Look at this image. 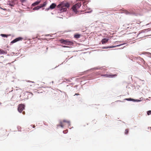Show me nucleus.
I'll return each instance as SVG.
<instances>
[{
    "label": "nucleus",
    "mask_w": 151,
    "mask_h": 151,
    "mask_svg": "<svg viewBox=\"0 0 151 151\" xmlns=\"http://www.w3.org/2000/svg\"><path fill=\"white\" fill-rule=\"evenodd\" d=\"M80 36H81L80 35L76 33L74 35V37L78 39V38H79L80 37Z\"/></svg>",
    "instance_id": "12"
},
{
    "label": "nucleus",
    "mask_w": 151,
    "mask_h": 151,
    "mask_svg": "<svg viewBox=\"0 0 151 151\" xmlns=\"http://www.w3.org/2000/svg\"><path fill=\"white\" fill-rule=\"evenodd\" d=\"M128 13H128H128H127V14H128Z\"/></svg>",
    "instance_id": "28"
},
{
    "label": "nucleus",
    "mask_w": 151,
    "mask_h": 151,
    "mask_svg": "<svg viewBox=\"0 0 151 151\" xmlns=\"http://www.w3.org/2000/svg\"><path fill=\"white\" fill-rule=\"evenodd\" d=\"M147 114L148 115L151 114V111H147Z\"/></svg>",
    "instance_id": "19"
},
{
    "label": "nucleus",
    "mask_w": 151,
    "mask_h": 151,
    "mask_svg": "<svg viewBox=\"0 0 151 151\" xmlns=\"http://www.w3.org/2000/svg\"><path fill=\"white\" fill-rule=\"evenodd\" d=\"M129 132V130L127 129H126L125 134H127Z\"/></svg>",
    "instance_id": "17"
},
{
    "label": "nucleus",
    "mask_w": 151,
    "mask_h": 151,
    "mask_svg": "<svg viewBox=\"0 0 151 151\" xmlns=\"http://www.w3.org/2000/svg\"><path fill=\"white\" fill-rule=\"evenodd\" d=\"M35 125H33V127L34 128H35Z\"/></svg>",
    "instance_id": "24"
},
{
    "label": "nucleus",
    "mask_w": 151,
    "mask_h": 151,
    "mask_svg": "<svg viewBox=\"0 0 151 151\" xmlns=\"http://www.w3.org/2000/svg\"><path fill=\"white\" fill-rule=\"evenodd\" d=\"M56 6V5L55 3H52L51 4V5L50 6V7L47 8V9H46V10H48L50 9H54Z\"/></svg>",
    "instance_id": "8"
},
{
    "label": "nucleus",
    "mask_w": 151,
    "mask_h": 151,
    "mask_svg": "<svg viewBox=\"0 0 151 151\" xmlns=\"http://www.w3.org/2000/svg\"><path fill=\"white\" fill-rule=\"evenodd\" d=\"M109 39H108L106 38H104L101 41L102 44H103L106 43L108 41Z\"/></svg>",
    "instance_id": "9"
},
{
    "label": "nucleus",
    "mask_w": 151,
    "mask_h": 151,
    "mask_svg": "<svg viewBox=\"0 0 151 151\" xmlns=\"http://www.w3.org/2000/svg\"><path fill=\"white\" fill-rule=\"evenodd\" d=\"M150 129H151V127H150Z\"/></svg>",
    "instance_id": "29"
},
{
    "label": "nucleus",
    "mask_w": 151,
    "mask_h": 151,
    "mask_svg": "<svg viewBox=\"0 0 151 151\" xmlns=\"http://www.w3.org/2000/svg\"><path fill=\"white\" fill-rule=\"evenodd\" d=\"M101 76H104L105 77H111L112 78L117 76L116 74L111 75V74H106L105 75L101 74Z\"/></svg>",
    "instance_id": "6"
},
{
    "label": "nucleus",
    "mask_w": 151,
    "mask_h": 151,
    "mask_svg": "<svg viewBox=\"0 0 151 151\" xmlns=\"http://www.w3.org/2000/svg\"><path fill=\"white\" fill-rule=\"evenodd\" d=\"M63 122H66L68 124H70V122L66 120H63Z\"/></svg>",
    "instance_id": "16"
},
{
    "label": "nucleus",
    "mask_w": 151,
    "mask_h": 151,
    "mask_svg": "<svg viewBox=\"0 0 151 151\" xmlns=\"http://www.w3.org/2000/svg\"><path fill=\"white\" fill-rule=\"evenodd\" d=\"M59 41L61 43L64 44L66 45H72L73 44V42L70 41L68 40H65L62 39L60 40Z\"/></svg>",
    "instance_id": "2"
},
{
    "label": "nucleus",
    "mask_w": 151,
    "mask_h": 151,
    "mask_svg": "<svg viewBox=\"0 0 151 151\" xmlns=\"http://www.w3.org/2000/svg\"><path fill=\"white\" fill-rule=\"evenodd\" d=\"M132 101H141V100H135L133 99Z\"/></svg>",
    "instance_id": "18"
},
{
    "label": "nucleus",
    "mask_w": 151,
    "mask_h": 151,
    "mask_svg": "<svg viewBox=\"0 0 151 151\" xmlns=\"http://www.w3.org/2000/svg\"><path fill=\"white\" fill-rule=\"evenodd\" d=\"M81 6V3H77L73 6L72 9L73 11L76 14L77 13V10Z\"/></svg>",
    "instance_id": "3"
},
{
    "label": "nucleus",
    "mask_w": 151,
    "mask_h": 151,
    "mask_svg": "<svg viewBox=\"0 0 151 151\" xmlns=\"http://www.w3.org/2000/svg\"><path fill=\"white\" fill-rule=\"evenodd\" d=\"M69 6V3L63 2L57 6V8L60 9V12H63L66 11L67 8H68Z\"/></svg>",
    "instance_id": "1"
},
{
    "label": "nucleus",
    "mask_w": 151,
    "mask_h": 151,
    "mask_svg": "<svg viewBox=\"0 0 151 151\" xmlns=\"http://www.w3.org/2000/svg\"><path fill=\"white\" fill-rule=\"evenodd\" d=\"M30 93L32 94V96H33V94L32 93Z\"/></svg>",
    "instance_id": "25"
},
{
    "label": "nucleus",
    "mask_w": 151,
    "mask_h": 151,
    "mask_svg": "<svg viewBox=\"0 0 151 151\" xmlns=\"http://www.w3.org/2000/svg\"><path fill=\"white\" fill-rule=\"evenodd\" d=\"M24 113H25V112H24V111H23V114H24Z\"/></svg>",
    "instance_id": "26"
},
{
    "label": "nucleus",
    "mask_w": 151,
    "mask_h": 151,
    "mask_svg": "<svg viewBox=\"0 0 151 151\" xmlns=\"http://www.w3.org/2000/svg\"><path fill=\"white\" fill-rule=\"evenodd\" d=\"M7 54V52L6 51L2 49H0V55L2 54Z\"/></svg>",
    "instance_id": "11"
},
{
    "label": "nucleus",
    "mask_w": 151,
    "mask_h": 151,
    "mask_svg": "<svg viewBox=\"0 0 151 151\" xmlns=\"http://www.w3.org/2000/svg\"><path fill=\"white\" fill-rule=\"evenodd\" d=\"M24 109V106L22 104H19L18 106V110L19 112H21Z\"/></svg>",
    "instance_id": "5"
},
{
    "label": "nucleus",
    "mask_w": 151,
    "mask_h": 151,
    "mask_svg": "<svg viewBox=\"0 0 151 151\" xmlns=\"http://www.w3.org/2000/svg\"><path fill=\"white\" fill-rule=\"evenodd\" d=\"M63 47H66V46H63Z\"/></svg>",
    "instance_id": "27"
},
{
    "label": "nucleus",
    "mask_w": 151,
    "mask_h": 151,
    "mask_svg": "<svg viewBox=\"0 0 151 151\" xmlns=\"http://www.w3.org/2000/svg\"><path fill=\"white\" fill-rule=\"evenodd\" d=\"M1 35L4 37H7L8 36V35L5 34H1Z\"/></svg>",
    "instance_id": "15"
},
{
    "label": "nucleus",
    "mask_w": 151,
    "mask_h": 151,
    "mask_svg": "<svg viewBox=\"0 0 151 151\" xmlns=\"http://www.w3.org/2000/svg\"><path fill=\"white\" fill-rule=\"evenodd\" d=\"M75 95H79V94L78 93H76Z\"/></svg>",
    "instance_id": "23"
},
{
    "label": "nucleus",
    "mask_w": 151,
    "mask_h": 151,
    "mask_svg": "<svg viewBox=\"0 0 151 151\" xmlns=\"http://www.w3.org/2000/svg\"><path fill=\"white\" fill-rule=\"evenodd\" d=\"M47 4V3L46 2H44L43 4H40V6H37L36 7H35L33 9L34 10H37L39 9L40 8L43 7L45 6Z\"/></svg>",
    "instance_id": "4"
},
{
    "label": "nucleus",
    "mask_w": 151,
    "mask_h": 151,
    "mask_svg": "<svg viewBox=\"0 0 151 151\" xmlns=\"http://www.w3.org/2000/svg\"><path fill=\"white\" fill-rule=\"evenodd\" d=\"M40 1H37L35 2V3H33V4H32V5L33 6H35L38 5V4H39L40 3Z\"/></svg>",
    "instance_id": "13"
},
{
    "label": "nucleus",
    "mask_w": 151,
    "mask_h": 151,
    "mask_svg": "<svg viewBox=\"0 0 151 151\" xmlns=\"http://www.w3.org/2000/svg\"><path fill=\"white\" fill-rule=\"evenodd\" d=\"M63 122H60V124L57 125L58 127L60 126L62 128L64 126V125L63 124Z\"/></svg>",
    "instance_id": "14"
},
{
    "label": "nucleus",
    "mask_w": 151,
    "mask_h": 151,
    "mask_svg": "<svg viewBox=\"0 0 151 151\" xmlns=\"http://www.w3.org/2000/svg\"><path fill=\"white\" fill-rule=\"evenodd\" d=\"M20 1L22 3H23L26 0H20Z\"/></svg>",
    "instance_id": "21"
},
{
    "label": "nucleus",
    "mask_w": 151,
    "mask_h": 151,
    "mask_svg": "<svg viewBox=\"0 0 151 151\" xmlns=\"http://www.w3.org/2000/svg\"><path fill=\"white\" fill-rule=\"evenodd\" d=\"M10 5L12 6H14V4H10Z\"/></svg>",
    "instance_id": "22"
},
{
    "label": "nucleus",
    "mask_w": 151,
    "mask_h": 151,
    "mask_svg": "<svg viewBox=\"0 0 151 151\" xmlns=\"http://www.w3.org/2000/svg\"><path fill=\"white\" fill-rule=\"evenodd\" d=\"M124 44H125L124 43H123V44H122L119 45H116V46H109V47H104V48H113V47H118L120 46L121 45H124Z\"/></svg>",
    "instance_id": "10"
},
{
    "label": "nucleus",
    "mask_w": 151,
    "mask_h": 151,
    "mask_svg": "<svg viewBox=\"0 0 151 151\" xmlns=\"http://www.w3.org/2000/svg\"><path fill=\"white\" fill-rule=\"evenodd\" d=\"M23 39L21 37H19L17 38H16L14 40H13L11 42V43H15L18 41H20V40H22Z\"/></svg>",
    "instance_id": "7"
},
{
    "label": "nucleus",
    "mask_w": 151,
    "mask_h": 151,
    "mask_svg": "<svg viewBox=\"0 0 151 151\" xmlns=\"http://www.w3.org/2000/svg\"><path fill=\"white\" fill-rule=\"evenodd\" d=\"M125 100H128V101H132V99H131V98H128V99H126Z\"/></svg>",
    "instance_id": "20"
}]
</instances>
